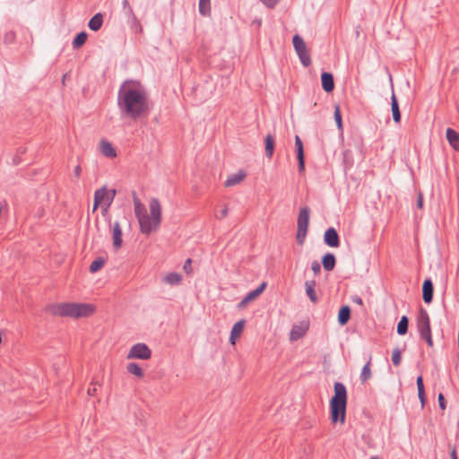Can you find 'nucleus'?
<instances>
[{
	"label": "nucleus",
	"mask_w": 459,
	"mask_h": 459,
	"mask_svg": "<svg viewBox=\"0 0 459 459\" xmlns=\"http://www.w3.org/2000/svg\"><path fill=\"white\" fill-rule=\"evenodd\" d=\"M121 115L133 120L146 117L151 109L149 96L138 82L126 81L117 94Z\"/></svg>",
	"instance_id": "f257e3e1"
},
{
	"label": "nucleus",
	"mask_w": 459,
	"mask_h": 459,
	"mask_svg": "<svg viewBox=\"0 0 459 459\" xmlns=\"http://www.w3.org/2000/svg\"><path fill=\"white\" fill-rule=\"evenodd\" d=\"M134 214L140 225L143 234L149 235L152 231L159 229L161 221V206L158 199L152 198L150 201V215L147 214L144 204L138 197H134Z\"/></svg>",
	"instance_id": "f03ea898"
},
{
	"label": "nucleus",
	"mask_w": 459,
	"mask_h": 459,
	"mask_svg": "<svg viewBox=\"0 0 459 459\" xmlns=\"http://www.w3.org/2000/svg\"><path fill=\"white\" fill-rule=\"evenodd\" d=\"M94 306L85 303H55L48 307V311L53 316L71 318L88 317L93 314Z\"/></svg>",
	"instance_id": "7ed1b4c3"
},
{
	"label": "nucleus",
	"mask_w": 459,
	"mask_h": 459,
	"mask_svg": "<svg viewBox=\"0 0 459 459\" xmlns=\"http://www.w3.org/2000/svg\"><path fill=\"white\" fill-rule=\"evenodd\" d=\"M334 394L330 400V418L333 423L344 424L346 419L347 389L341 382L333 385Z\"/></svg>",
	"instance_id": "20e7f679"
},
{
	"label": "nucleus",
	"mask_w": 459,
	"mask_h": 459,
	"mask_svg": "<svg viewBox=\"0 0 459 459\" xmlns=\"http://www.w3.org/2000/svg\"><path fill=\"white\" fill-rule=\"evenodd\" d=\"M116 194V189L108 190L106 186H102L100 189H97L94 193L92 212H94L100 205L103 204L102 212H106L110 207Z\"/></svg>",
	"instance_id": "39448f33"
},
{
	"label": "nucleus",
	"mask_w": 459,
	"mask_h": 459,
	"mask_svg": "<svg viewBox=\"0 0 459 459\" xmlns=\"http://www.w3.org/2000/svg\"><path fill=\"white\" fill-rule=\"evenodd\" d=\"M417 328L420 335L424 339L429 347H433L430 319L426 309L420 308L417 317Z\"/></svg>",
	"instance_id": "423d86ee"
},
{
	"label": "nucleus",
	"mask_w": 459,
	"mask_h": 459,
	"mask_svg": "<svg viewBox=\"0 0 459 459\" xmlns=\"http://www.w3.org/2000/svg\"><path fill=\"white\" fill-rule=\"evenodd\" d=\"M310 210L308 207H302L298 216V226L296 239L299 245H303L309 224Z\"/></svg>",
	"instance_id": "0eeeda50"
},
{
	"label": "nucleus",
	"mask_w": 459,
	"mask_h": 459,
	"mask_svg": "<svg viewBox=\"0 0 459 459\" xmlns=\"http://www.w3.org/2000/svg\"><path fill=\"white\" fill-rule=\"evenodd\" d=\"M292 43H293L295 51L297 52L299 59H300L301 64L305 67L309 66L311 65V58H310L309 52L307 48L306 43L303 40V39L299 35L296 34L293 36Z\"/></svg>",
	"instance_id": "6e6552de"
},
{
	"label": "nucleus",
	"mask_w": 459,
	"mask_h": 459,
	"mask_svg": "<svg viewBox=\"0 0 459 459\" xmlns=\"http://www.w3.org/2000/svg\"><path fill=\"white\" fill-rule=\"evenodd\" d=\"M152 356L151 349L144 343H136L133 345L126 356L127 359H149Z\"/></svg>",
	"instance_id": "1a4fd4ad"
},
{
	"label": "nucleus",
	"mask_w": 459,
	"mask_h": 459,
	"mask_svg": "<svg viewBox=\"0 0 459 459\" xmlns=\"http://www.w3.org/2000/svg\"><path fill=\"white\" fill-rule=\"evenodd\" d=\"M325 243L331 247H338L340 246L339 235L333 227L326 230L324 236Z\"/></svg>",
	"instance_id": "9d476101"
},
{
	"label": "nucleus",
	"mask_w": 459,
	"mask_h": 459,
	"mask_svg": "<svg viewBox=\"0 0 459 459\" xmlns=\"http://www.w3.org/2000/svg\"><path fill=\"white\" fill-rule=\"evenodd\" d=\"M433 283L430 279H426L422 285V299L425 303H430L433 299Z\"/></svg>",
	"instance_id": "9b49d317"
},
{
	"label": "nucleus",
	"mask_w": 459,
	"mask_h": 459,
	"mask_svg": "<svg viewBox=\"0 0 459 459\" xmlns=\"http://www.w3.org/2000/svg\"><path fill=\"white\" fill-rule=\"evenodd\" d=\"M245 323H246L245 320L241 319L234 324V325L231 329V332H230V342L231 344L234 345L236 343V340L240 337V335L244 330Z\"/></svg>",
	"instance_id": "f8f14e48"
},
{
	"label": "nucleus",
	"mask_w": 459,
	"mask_h": 459,
	"mask_svg": "<svg viewBox=\"0 0 459 459\" xmlns=\"http://www.w3.org/2000/svg\"><path fill=\"white\" fill-rule=\"evenodd\" d=\"M322 88L325 92H332L334 89L333 76L330 73L324 72L321 75Z\"/></svg>",
	"instance_id": "ddd939ff"
},
{
	"label": "nucleus",
	"mask_w": 459,
	"mask_h": 459,
	"mask_svg": "<svg viewBox=\"0 0 459 459\" xmlns=\"http://www.w3.org/2000/svg\"><path fill=\"white\" fill-rule=\"evenodd\" d=\"M122 230L120 223L116 221L113 225V247L115 249H118L122 246Z\"/></svg>",
	"instance_id": "4468645a"
},
{
	"label": "nucleus",
	"mask_w": 459,
	"mask_h": 459,
	"mask_svg": "<svg viewBox=\"0 0 459 459\" xmlns=\"http://www.w3.org/2000/svg\"><path fill=\"white\" fill-rule=\"evenodd\" d=\"M100 152L108 158H114L117 156V152L112 144L106 140H101L100 142Z\"/></svg>",
	"instance_id": "2eb2a0df"
},
{
	"label": "nucleus",
	"mask_w": 459,
	"mask_h": 459,
	"mask_svg": "<svg viewBox=\"0 0 459 459\" xmlns=\"http://www.w3.org/2000/svg\"><path fill=\"white\" fill-rule=\"evenodd\" d=\"M246 178V173L242 170H239L238 173L231 174L228 177L224 185L227 187H230L239 184Z\"/></svg>",
	"instance_id": "dca6fc26"
},
{
	"label": "nucleus",
	"mask_w": 459,
	"mask_h": 459,
	"mask_svg": "<svg viewBox=\"0 0 459 459\" xmlns=\"http://www.w3.org/2000/svg\"><path fill=\"white\" fill-rule=\"evenodd\" d=\"M446 136L450 145L456 151L459 150V134L452 128H447Z\"/></svg>",
	"instance_id": "f3484780"
},
{
	"label": "nucleus",
	"mask_w": 459,
	"mask_h": 459,
	"mask_svg": "<svg viewBox=\"0 0 459 459\" xmlns=\"http://www.w3.org/2000/svg\"><path fill=\"white\" fill-rule=\"evenodd\" d=\"M307 330V326L305 325H295L292 326L290 331V340L297 341L303 337Z\"/></svg>",
	"instance_id": "a211bd4d"
},
{
	"label": "nucleus",
	"mask_w": 459,
	"mask_h": 459,
	"mask_svg": "<svg viewBox=\"0 0 459 459\" xmlns=\"http://www.w3.org/2000/svg\"><path fill=\"white\" fill-rule=\"evenodd\" d=\"M336 259L333 254L327 253L322 258V264L325 271L331 272L335 267Z\"/></svg>",
	"instance_id": "6ab92c4d"
},
{
	"label": "nucleus",
	"mask_w": 459,
	"mask_h": 459,
	"mask_svg": "<svg viewBox=\"0 0 459 459\" xmlns=\"http://www.w3.org/2000/svg\"><path fill=\"white\" fill-rule=\"evenodd\" d=\"M391 109L393 119L395 123H399L401 121V113L399 109V104L396 99L395 94L393 92L391 97Z\"/></svg>",
	"instance_id": "aec40b11"
},
{
	"label": "nucleus",
	"mask_w": 459,
	"mask_h": 459,
	"mask_svg": "<svg viewBox=\"0 0 459 459\" xmlns=\"http://www.w3.org/2000/svg\"><path fill=\"white\" fill-rule=\"evenodd\" d=\"M305 288H306V293L308 297V299L313 302L316 303L317 301V296L316 292V281H307L305 282Z\"/></svg>",
	"instance_id": "412c9836"
},
{
	"label": "nucleus",
	"mask_w": 459,
	"mask_h": 459,
	"mask_svg": "<svg viewBox=\"0 0 459 459\" xmlns=\"http://www.w3.org/2000/svg\"><path fill=\"white\" fill-rule=\"evenodd\" d=\"M351 318V308L349 306H342L338 314V322L341 325H344Z\"/></svg>",
	"instance_id": "4be33fe9"
},
{
	"label": "nucleus",
	"mask_w": 459,
	"mask_h": 459,
	"mask_svg": "<svg viewBox=\"0 0 459 459\" xmlns=\"http://www.w3.org/2000/svg\"><path fill=\"white\" fill-rule=\"evenodd\" d=\"M103 23V15L100 13H96L89 22V28L93 31H98Z\"/></svg>",
	"instance_id": "5701e85b"
},
{
	"label": "nucleus",
	"mask_w": 459,
	"mask_h": 459,
	"mask_svg": "<svg viewBox=\"0 0 459 459\" xmlns=\"http://www.w3.org/2000/svg\"><path fill=\"white\" fill-rule=\"evenodd\" d=\"M265 144V155L268 158H272L274 152V138L272 134H267L264 139Z\"/></svg>",
	"instance_id": "b1692460"
},
{
	"label": "nucleus",
	"mask_w": 459,
	"mask_h": 459,
	"mask_svg": "<svg viewBox=\"0 0 459 459\" xmlns=\"http://www.w3.org/2000/svg\"><path fill=\"white\" fill-rule=\"evenodd\" d=\"M417 387H418V396L421 403V407L425 405L426 403V396H425V389H424V384H423V378L421 376H419L417 377Z\"/></svg>",
	"instance_id": "393cba45"
},
{
	"label": "nucleus",
	"mask_w": 459,
	"mask_h": 459,
	"mask_svg": "<svg viewBox=\"0 0 459 459\" xmlns=\"http://www.w3.org/2000/svg\"><path fill=\"white\" fill-rule=\"evenodd\" d=\"M266 288V282H262L256 289L253 290L252 291L248 292L246 295V298L248 299L249 302L256 299L261 293Z\"/></svg>",
	"instance_id": "a878e982"
},
{
	"label": "nucleus",
	"mask_w": 459,
	"mask_h": 459,
	"mask_svg": "<svg viewBox=\"0 0 459 459\" xmlns=\"http://www.w3.org/2000/svg\"><path fill=\"white\" fill-rule=\"evenodd\" d=\"M181 280L182 277L178 273H169L164 277V281L169 285H178Z\"/></svg>",
	"instance_id": "bb28decb"
},
{
	"label": "nucleus",
	"mask_w": 459,
	"mask_h": 459,
	"mask_svg": "<svg viewBox=\"0 0 459 459\" xmlns=\"http://www.w3.org/2000/svg\"><path fill=\"white\" fill-rule=\"evenodd\" d=\"M126 369L130 374H132L139 378H142L144 376L142 368L136 363L127 364Z\"/></svg>",
	"instance_id": "cd10ccee"
},
{
	"label": "nucleus",
	"mask_w": 459,
	"mask_h": 459,
	"mask_svg": "<svg viewBox=\"0 0 459 459\" xmlns=\"http://www.w3.org/2000/svg\"><path fill=\"white\" fill-rule=\"evenodd\" d=\"M370 365H371V362L369 359L362 368L360 377H359L361 383H366L368 379L371 378L372 373H371Z\"/></svg>",
	"instance_id": "c85d7f7f"
},
{
	"label": "nucleus",
	"mask_w": 459,
	"mask_h": 459,
	"mask_svg": "<svg viewBox=\"0 0 459 459\" xmlns=\"http://www.w3.org/2000/svg\"><path fill=\"white\" fill-rule=\"evenodd\" d=\"M409 320L406 316H403L397 325V333L404 335L408 331Z\"/></svg>",
	"instance_id": "c756f323"
},
{
	"label": "nucleus",
	"mask_w": 459,
	"mask_h": 459,
	"mask_svg": "<svg viewBox=\"0 0 459 459\" xmlns=\"http://www.w3.org/2000/svg\"><path fill=\"white\" fill-rule=\"evenodd\" d=\"M87 37H88V35L84 31H82V32L78 33L77 36L74 38V39L73 41L74 48H79L82 45H84V43L87 40Z\"/></svg>",
	"instance_id": "7c9ffc66"
},
{
	"label": "nucleus",
	"mask_w": 459,
	"mask_h": 459,
	"mask_svg": "<svg viewBox=\"0 0 459 459\" xmlns=\"http://www.w3.org/2000/svg\"><path fill=\"white\" fill-rule=\"evenodd\" d=\"M211 0H199V12L202 15L206 16L211 13Z\"/></svg>",
	"instance_id": "2f4dec72"
},
{
	"label": "nucleus",
	"mask_w": 459,
	"mask_h": 459,
	"mask_svg": "<svg viewBox=\"0 0 459 459\" xmlns=\"http://www.w3.org/2000/svg\"><path fill=\"white\" fill-rule=\"evenodd\" d=\"M105 260L102 257H98L90 265V272L96 273L103 267Z\"/></svg>",
	"instance_id": "473e14b6"
},
{
	"label": "nucleus",
	"mask_w": 459,
	"mask_h": 459,
	"mask_svg": "<svg viewBox=\"0 0 459 459\" xmlns=\"http://www.w3.org/2000/svg\"><path fill=\"white\" fill-rule=\"evenodd\" d=\"M334 120L336 122L338 128L340 130H342V121L340 107L338 105H336L334 107Z\"/></svg>",
	"instance_id": "72a5a7b5"
},
{
	"label": "nucleus",
	"mask_w": 459,
	"mask_h": 459,
	"mask_svg": "<svg viewBox=\"0 0 459 459\" xmlns=\"http://www.w3.org/2000/svg\"><path fill=\"white\" fill-rule=\"evenodd\" d=\"M295 147L297 151V157L304 156L303 143L299 135L295 136Z\"/></svg>",
	"instance_id": "f704fd0d"
},
{
	"label": "nucleus",
	"mask_w": 459,
	"mask_h": 459,
	"mask_svg": "<svg viewBox=\"0 0 459 459\" xmlns=\"http://www.w3.org/2000/svg\"><path fill=\"white\" fill-rule=\"evenodd\" d=\"M15 40V33L12 30L7 31L4 37V42L6 45L13 43Z\"/></svg>",
	"instance_id": "c9c22d12"
},
{
	"label": "nucleus",
	"mask_w": 459,
	"mask_h": 459,
	"mask_svg": "<svg viewBox=\"0 0 459 459\" xmlns=\"http://www.w3.org/2000/svg\"><path fill=\"white\" fill-rule=\"evenodd\" d=\"M401 351L399 349H395L394 351H393V355H392V361H393V364L394 366H398L400 365L401 363Z\"/></svg>",
	"instance_id": "e433bc0d"
},
{
	"label": "nucleus",
	"mask_w": 459,
	"mask_h": 459,
	"mask_svg": "<svg viewBox=\"0 0 459 459\" xmlns=\"http://www.w3.org/2000/svg\"><path fill=\"white\" fill-rule=\"evenodd\" d=\"M266 7L273 9L280 2V0H260Z\"/></svg>",
	"instance_id": "4c0bfd02"
},
{
	"label": "nucleus",
	"mask_w": 459,
	"mask_h": 459,
	"mask_svg": "<svg viewBox=\"0 0 459 459\" xmlns=\"http://www.w3.org/2000/svg\"><path fill=\"white\" fill-rule=\"evenodd\" d=\"M311 269L316 275L319 274L321 272V265H320L319 262H317V261L312 262Z\"/></svg>",
	"instance_id": "58836bf2"
},
{
	"label": "nucleus",
	"mask_w": 459,
	"mask_h": 459,
	"mask_svg": "<svg viewBox=\"0 0 459 459\" xmlns=\"http://www.w3.org/2000/svg\"><path fill=\"white\" fill-rule=\"evenodd\" d=\"M191 264H192V260L190 258L186 259L184 265H183V269L184 271L189 274L191 273L192 272V266H191Z\"/></svg>",
	"instance_id": "ea45409f"
},
{
	"label": "nucleus",
	"mask_w": 459,
	"mask_h": 459,
	"mask_svg": "<svg viewBox=\"0 0 459 459\" xmlns=\"http://www.w3.org/2000/svg\"><path fill=\"white\" fill-rule=\"evenodd\" d=\"M298 161H299V171L303 172L305 169V157L304 156H298Z\"/></svg>",
	"instance_id": "a19ab883"
},
{
	"label": "nucleus",
	"mask_w": 459,
	"mask_h": 459,
	"mask_svg": "<svg viewBox=\"0 0 459 459\" xmlns=\"http://www.w3.org/2000/svg\"><path fill=\"white\" fill-rule=\"evenodd\" d=\"M438 405L441 410H445L446 407V403L445 397H444L443 394H441V393L438 394Z\"/></svg>",
	"instance_id": "79ce46f5"
},
{
	"label": "nucleus",
	"mask_w": 459,
	"mask_h": 459,
	"mask_svg": "<svg viewBox=\"0 0 459 459\" xmlns=\"http://www.w3.org/2000/svg\"><path fill=\"white\" fill-rule=\"evenodd\" d=\"M126 13L128 16V18L133 20L134 22L137 20L132 7L126 9Z\"/></svg>",
	"instance_id": "37998d69"
},
{
	"label": "nucleus",
	"mask_w": 459,
	"mask_h": 459,
	"mask_svg": "<svg viewBox=\"0 0 459 459\" xmlns=\"http://www.w3.org/2000/svg\"><path fill=\"white\" fill-rule=\"evenodd\" d=\"M96 384L94 381L91 382V386L88 389V394L91 395V396H93L96 394L97 393V387H96Z\"/></svg>",
	"instance_id": "c03bdc74"
},
{
	"label": "nucleus",
	"mask_w": 459,
	"mask_h": 459,
	"mask_svg": "<svg viewBox=\"0 0 459 459\" xmlns=\"http://www.w3.org/2000/svg\"><path fill=\"white\" fill-rule=\"evenodd\" d=\"M351 300H352L354 303H356V304H358V305H359V306H362V305H363V300H362V299H361L360 297L357 296V295L352 296V297H351Z\"/></svg>",
	"instance_id": "a18cd8bd"
},
{
	"label": "nucleus",
	"mask_w": 459,
	"mask_h": 459,
	"mask_svg": "<svg viewBox=\"0 0 459 459\" xmlns=\"http://www.w3.org/2000/svg\"><path fill=\"white\" fill-rule=\"evenodd\" d=\"M249 303L248 299L245 297L238 305V308H244Z\"/></svg>",
	"instance_id": "49530a36"
},
{
	"label": "nucleus",
	"mask_w": 459,
	"mask_h": 459,
	"mask_svg": "<svg viewBox=\"0 0 459 459\" xmlns=\"http://www.w3.org/2000/svg\"><path fill=\"white\" fill-rule=\"evenodd\" d=\"M82 172V169L80 165H77L74 169V174L76 178H79Z\"/></svg>",
	"instance_id": "de8ad7c7"
},
{
	"label": "nucleus",
	"mask_w": 459,
	"mask_h": 459,
	"mask_svg": "<svg viewBox=\"0 0 459 459\" xmlns=\"http://www.w3.org/2000/svg\"><path fill=\"white\" fill-rule=\"evenodd\" d=\"M227 215H228V208H227V206H225V207L221 211L220 216H218V218L222 219V218L226 217Z\"/></svg>",
	"instance_id": "09e8293b"
},
{
	"label": "nucleus",
	"mask_w": 459,
	"mask_h": 459,
	"mask_svg": "<svg viewBox=\"0 0 459 459\" xmlns=\"http://www.w3.org/2000/svg\"><path fill=\"white\" fill-rule=\"evenodd\" d=\"M422 205H423V198H422V195L420 193L419 196H418L417 206L419 208H422Z\"/></svg>",
	"instance_id": "8fccbe9b"
},
{
	"label": "nucleus",
	"mask_w": 459,
	"mask_h": 459,
	"mask_svg": "<svg viewBox=\"0 0 459 459\" xmlns=\"http://www.w3.org/2000/svg\"><path fill=\"white\" fill-rule=\"evenodd\" d=\"M122 4H123V7H124V9H125V10H126V9H128L129 7H131V6H130V4H129L128 0H124V1L122 2Z\"/></svg>",
	"instance_id": "3c124183"
},
{
	"label": "nucleus",
	"mask_w": 459,
	"mask_h": 459,
	"mask_svg": "<svg viewBox=\"0 0 459 459\" xmlns=\"http://www.w3.org/2000/svg\"><path fill=\"white\" fill-rule=\"evenodd\" d=\"M451 459H457L455 450H453L451 453Z\"/></svg>",
	"instance_id": "603ef678"
},
{
	"label": "nucleus",
	"mask_w": 459,
	"mask_h": 459,
	"mask_svg": "<svg viewBox=\"0 0 459 459\" xmlns=\"http://www.w3.org/2000/svg\"><path fill=\"white\" fill-rule=\"evenodd\" d=\"M370 459H379V458L377 456H372Z\"/></svg>",
	"instance_id": "864d4df0"
}]
</instances>
